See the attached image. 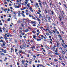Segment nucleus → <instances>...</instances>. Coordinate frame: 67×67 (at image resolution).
Masks as SVG:
<instances>
[{
  "mask_svg": "<svg viewBox=\"0 0 67 67\" xmlns=\"http://www.w3.org/2000/svg\"><path fill=\"white\" fill-rule=\"evenodd\" d=\"M12 4H9V5L10 7H11V6Z\"/></svg>",
  "mask_w": 67,
  "mask_h": 67,
  "instance_id": "052dcab7",
  "label": "nucleus"
},
{
  "mask_svg": "<svg viewBox=\"0 0 67 67\" xmlns=\"http://www.w3.org/2000/svg\"><path fill=\"white\" fill-rule=\"evenodd\" d=\"M59 40H60L61 41H62V38H60Z\"/></svg>",
  "mask_w": 67,
  "mask_h": 67,
  "instance_id": "e2e57ef3",
  "label": "nucleus"
},
{
  "mask_svg": "<svg viewBox=\"0 0 67 67\" xmlns=\"http://www.w3.org/2000/svg\"><path fill=\"white\" fill-rule=\"evenodd\" d=\"M46 18L47 19H48L49 22H50V20L51 19V17H49L48 15H46Z\"/></svg>",
  "mask_w": 67,
  "mask_h": 67,
  "instance_id": "f257e3e1",
  "label": "nucleus"
},
{
  "mask_svg": "<svg viewBox=\"0 0 67 67\" xmlns=\"http://www.w3.org/2000/svg\"><path fill=\"white\" fill-rule=\"evenodd\" d=\"M46 47L47 48H48V49H49V47L47 46H46Z\"/></svg>",
  "mask_w": 67,
  "mask_h": 67,
  "instance_id": "b1692460",
  "label": "nucleus"
},
{
  "mask_svg": "<svg viewBox=\"0 0 67 67\" xmlns=\"http://www.w3.org/2000/svg\"><path fill=\"white\" fill-rule=\"evenodd\" d=\"M2 29H3V31H4L5 30V28L4 27H3Z\"/></svg>",
  "mask_w": 67,
  "mask_h": 67,
  "instance_id": "5fc2aeb1",
  "label": "nucleus"
},
{
  "mask_svg": "<svg viewBox=\"0 0 67 67\" xmlns=\"http://www.w3.org/2000/svg\"><path fill=\"white\" fill-rule=\"evenodd\" d=\"M13 16L14 18H16V14H15V15H13Z\"/></svg>",
  "mask_w": 67,
  "mask_h": 67,
  "instance_id": "ddd939ff",
  "label": "nucleus"
},
{
  "mask_svg": "<svg viewBox=\"0 0 67 67\" xmlns=\"http://www.w3.org/2000/svg\"><path fill=\"white\" fill-rule=\"evenodd\" d=\"M37 13L38 14H40V12H37Z\"/></svg>",
  "mask_w": 67,
  "mask_h": 67,
  "instance_id": "13d9d810",
  "label": "nucleus"
},
{
  "mask_svg": "<svg viewBox=\"0 0 67 67\" xmlns=\"http://www.w3.org/2000/svg\"><path fill=\"white\" fill-rule=\"evenodd\" d=\"M61 13L62 15H63V14H64V12H63V11H62V12H61Z\"/></svg>",
  "mask_w": 67,
  "mask_h": 67,
  "instance_id": "9b49d317",
  "label": "nucleus"
},
{
  "mask_svg": "<svg viewBox=\"0 0 67 67\" xmlns=\"http://www.w3.org/2000/svg\"><path fill=\"white\" fill-rule=\"evenodd\" d=\"M22 27H24V25H23V24H21Z\"/></svg>",
  "mask_w": 67,
  "mask_h": 67,
  "instance_id": "aec40b11",
  "label": "nucleus"
},
{
  "mask_svg": "<svg viewBox=\"0 0 67 67\" xmlns=\"http://www.w3.org/2000/svg\"><path fill=\"white\" fill-rule=\"evenodd\" d=\"M20 36L21 38H22V36L21 35V34L20 35Z\"/></svg>",
  "mask_w": 67,
  "mask_h": 67,
  "instance_id": "8fccbe9b",
  "label": "nucleus"
},
{
  "mask_svg": "<svg viewBox=\"0 0 67 67\" xmlns=\"http://www.w3.org/2000/svg\"><path fill=\"white\" fill-rule=\"evenodd\" d=\"M62 65H63V66H65V64L64 63H62Z\"/></svg>",
  "mask_w": 67,
  "mask_h": 67,
  "instance_id": "f704fd0d",
  "label": "nucleus"
},
{
  "mask_svg": "<svg viewBox=\"0 0 67 67\" xmlns=\"http://www.w3.org/2000/svg\"><path fill=\"white\" fill-rule=\"evenodd\" d=\"M20 13H18V16H21V15H20Z\"/></svg>",
  "mask_w": 67,
  "mask_h": 67,
  "instance_id": "4c0bfd02",
  "label": "nucleus"
},
{
  "mask_svg": "<svg viewBox=\"0 0 67 67\" xmlns=\"http://www.w3.org/2000/svg\"><path fill=\"white\" fill-rule=\"evenodd\" d=\"M62 42L63 43V44H64V45H65V42H64V40H62Z\"/></svg>",
  "mask_w": 67,
  "mask_h": 67,
  "instance_id": "f8f14e48",
  "label": "nucleus"
},
{
  "mask_svg": "<svg viewBox=\"0 0 67 67\" xmlns=\"http://www.w3.org/2000/svg\"><path fill=\"white\" fill-rule=\"evenodd\" d=\"M57 45L58 46V45H59V43L57 42Z\"/></svg>",
  "mask_w": 67,
  "mask_h": 67,
  "instance_id": "de8ad7c7",
  "label": "nucleus"
},
{
  "mask_svg": "<svg viewBox=\"0 0 67 67\" xmlns=\"http://www.w3.org/2000/svg\"><path fill=\"white\" fill-rule=\"evenodd\" d=\"M19 29H20V30H22L23 29L22 28H21V27H19Z\"/></svg>",
  "mask_w": 67,
  "mask_h": 67,
  "instance_id": "3c124183",
  "label": "nucleus"
},
{
  "mask_svg": "<svg viewBox=\"0 0 67 67\" xmlns=\"http://www.w3.org/2000/svg\"><path fill=\"white\" fill-rule=\"evenodd\" d=\"M6 52H7V50H4L3 52H4V53H7Z\"/></svg>",
  "mask_w": 67,
  "mask_h": 67,
  "instance_id": "5701e85b",
  "label": "nucleus"
},
{
  "mask_svg": "<svg viewBox=\"0 0 67 67\" xmlns=\"http://www.w3.org/2000/svg\"><path fill=\"white\" fill-rule=\"evenodd\" d=\"M29 29H26V30L25 31V32H27L28 31H29Z\"/></svg>",
  "mask_w": 67,
  "mask_h": 67,
  "instance_id": "c756f323",
  "label": "nucleus"
},
{
  "mask_svg": "<svg viewBox=\"0 0 67 67\" xmlns=\"http://www.w3.org/2000/svg\"><path fill=\"white\" fill-rule=\"evenodd\" d=\"M2 28L1 27H0V32H2Z\"/></svg>",
  "mask_w": 67,
  "mask_h": 67,
  "instance_id": "9d476101",
  "label": "nucleus"
},
{
  "mask_svg": "<svg viewBox=\"0 0 67 67\" xmlns=\"http://www.w3.org/2000/svg\"><path fill=\"white\" fill-rule=\"evenodd\" d=\"M1 50L2 51V52H3V51H4V49H2Z\"/></svg>",
  "mask_w": 67,
  "mask_h": 67,
  "instance_id": "58836bf2",
  "label": "nucleus"
},
{
  "mask_svg": "<svg viewBox=\"0 0 67 67\" xmlns=\"http://www.w3.org/2000/svg\"><path fill=\"white\" fill-rule=\"evenodd\" d=\"M54 61H55V62H57V61H58V60L57 59H54Z\"/></svg>",
  "mask_w": 67,
  "mask_h": 67,
  "instance_id": "2f4dec72",
  "label": "nucleus"
},
{
  "mask_svg": "<svg viewBox=\"0 0 67 67\" xmlns=\"http://www.w3.org/2000/svg\"><path fill=\"white\" fill-rule=\"evenodd\" d=\"M19 52L20 53H20H21V52H22V51H20Z\"/></svg>",
  "mask_w": 67,
  "mask_h": 67,
  "instance_id": "338daca9",
  "label": "nucleus"
},
{
  "mask_svg": "<svg viewBox=\"0 0 67 67\" xmlns=\"http://www.w3.org/2000/svg\"><path fill=\"white\" fill-rule=\"evenodd\" d=\"M29 17H30V18H31V17H34V16H33V15H32V16H31V15H29Z\"/></svg>",
  "mask_w": 67,
  "mask_h": 67,
  "instance_id": "4468645a",
  "label": "nucleus"
},
{
  "mask_svg": "<svg viewBox=\"0 0 67 67\" xmlns=\"http://www.w3.org/2000/svg\"><path fill=\"white\" fill-rule=\"evenodd\" d=\"M14 7L15 8H17V6L16 5H14Z\"/></svg>",
  "mask_w": 67,
  "mask_h": 67,
  "instance_id": "ea45409f",
  "label": "nucleus"
},
{
  "mask_svg": "<svg viewBox=\"0 0 67 67\" xmlns=\"http://www.w3.org/2000/svg\"><path fill=\"white\" fill-rule=\"evenodd\" d=\"M52 24L53 25H54V26H56V24L53 23H52Z\"/></svg>",
  "mask_w": 67,
  "mask_h": 67,
  "instance_id": "bb28decb",
  "label": "nucleus"
},
{
  "mask_svg": "<svg viewBox=\"0 0 67 67\" xmlns=\"http://www.w3.org/2000/svg\"><path fill=\"white\" fill-rule=\"evenodd\" d=\"M64 56L63 55H62V58H64Z\"/></svg>",
  "mask_w": 67,
  "mask_h": 67,
  "instance_id": "774afa93",
  "label": "nucleus"
},
{
  "mask_svg": "<svg viewBox=\"0 0 67 67\" xmlns=\"http://www.w3.org/2000/svg\"><path fill=\"white\" fill-rule=\"evenodd\" d=\"M62 53H63V54H65V52L64 51L62 50Z\"/></svg>",
  "mask_w": 67,
  "mask_h": 67,
  "instance_id": "0eeeda50",
  "label": "nucleus"
},
{
  "mask_svg": "<svg viewBox=\"0 0 67 67\" xmlns=\"http://www.w3.org/2000/svg\"><path fill=\"white\" fill-rule=\"evenodd\" d=\"M1 9H2V10H4V8H3V7H1Z\"/></svg>",
  "mask_w": 67,
  "mask_h": 67,
  "instance_id": "2eb2a0df",
  "label": "nucleus"
},
{
  "mask_svg": "<svg viewBox=\"0 0 67 67\" xmlns=\"http://www.w3.org/2000/svg\"><path fill=\"white\" fill-rule=\"evenodd\" d=\"M33 37L34 38H36V36L35 35H33Z\"/></svg>",
  "mask_w": 67,
  "mask_h": 67,
  "instance_id": "e433bc0d",
  "label": "nucleus"
},
{
  "mask_svg": "<svg viewBox=\"0 0 67 67\" xmlns=\"http://www.w3.org/2000/svg\"><path fill=\"white\" fill-rule=\"evenodd\" d=\"M57 34H59V32L58 31L57 32Z\"/></svg>",
  "mask_w": 67,
  "mask_h": 67,
  "instance_id": "69168bd1",
  "label": "nucleus"
},
{
  "mask_svg": "<svg viewBox=\"0 0 67 67\" xmlns=\"http://www.w3.org/2000/svg\"><path fill=\"white\" fill-rule=\"evenodd\" d=\"M55 55H59V54H58V53H55Z\"/></svg>",
  "mask_w": 67,
  "mask_h": 67,
  "instance_id": "49530a36",
  "label": "nucleus"
},
{
  "mask_svg": "<svg viewBox=\"0 0 67 67\" xmlns=\"http://www.w3.org/2000/svg\"><path fill=\"white\" fill-rule=\"evenodd\" d=\"M36 5H37V6L38 5V3H36Z\"/></svg>",
  "mask_w": 67,
  "mask_h": 67,
  "instance_id": "603ef678",
  "label": "nucleus"
},
{
  "mask_svg": "<svg viewBox=\"0 0 67 67\" xmlns=\"http://www.w3.org/2000/svg\"><path fill=\"white\" fill-rule=\"evenodd\" d=\"M40 29H43V27L41 26L40 27Z\"/></svg>",
  "mask_w": 67,
  "mask_h": 67,
  "instance_id": "c03bdc74",
  "label": "nucleus"
},
{
  "mask_svg": "<svg viewBox=\"0 0 67 67\" xmlns=\"http://www.w3.org/2000/svg\"><path fill=\"white\" fill-rule=\"evenodd\" d=\"M27 6L28 7V8H30V6H29V5L28 4H27Z\"/></svg>",
  "mask_w": 67,
  "mask_h": 67,
  "instance_id": "a18cd8bd",
  "label": "nucleus"
},
{
  "mask_svg": "<svg viewBox=\"0 0 67 67\" xmlns=\"http://www.w3.org/2000/svg\"><path fill=\"white\" fill-rule=\"evenodd\" d=\"M1 55H4L5 54L4 53H3L2 52Z\"/></svg>",
  "mask_w": 67,
  "mask_h": 67,
  "instance_id": "c85d7f7f",
  "label": "nucleus"
},
{
  "mask_svg": "<svg viewBox=\"0 0 67 67\" xmlns=\"http://www.w3.org/2000/svg\"><path fill=\"white\" fill-rule=\"evenodd\" d=\"M11 20V19H10V18H8V19L7 20V21H10V20Z\"/></svg>",
  "mask_w": 67,
  "mask_h": 67,
  "instance_id": "72a5a7b5",
  "label": "nucleus"
},
{
  "mask_svg": "<svg viewBox=\"0 0 67 67\" xmlns=\"http://www.w3.org/2000/svg\"><path fill=\"white\" fill-rule=\"evenodd\" d=\"M62 45L63 47L65 48V45H64L63 44H62Z\"/></svg>",
  "mask_w": 67,
  "mask_h": 67,
  "instance_id": "7c9ffc66",
  "label": "nucleus"
},
{
  "mask_svg": "<svg viewBox=\"0 0 67 67\" xmlns=\"http://www.w3.org/2000/svg\"><path fill=\"white\" fill-rule=\"evenodd\" d=\"M4 39L5 41L7 40H8V37H7L6 36H4Z\"/></svg>",
  "mask_w": 67,
  "mask_h": 67,
  "instance_id": "20e7f679",
  "label": "nucleus"
},
{
  "mask_svg": "<svg viewBox=\"0 0 67 67\" xmlns=\"http://www.w3.org/2000/svg\"><path fill=\"white\" fill-rule=\"evenodd\" d=\"M25 4H27V2L25 1Z\"/></svg>",
  "mask_w": 67,
  "mask_h": 67,
  "instance_id": "4d7b16f0",
  "label": "nucleus"
},
{
  "mask_svg": "<svg viewBox=\"0 0 67 67\" xmlns=\"http://www.w3.org/2000/svg\"><path fill=\"white\" fill-rule=\"evenodd\" d=\"M52 32H53V33H55V32L54 30H52Z\"/></svg>",
  "mask_w": 67,
  "mask_h": 67,
  "instance_id": "c9c22d12",
  "label": "nucleus"
},
{
  "mask_svg": "<svg viewBox=\"0 0 67 67\" xmlns=\"http://www.w3.org/2000/svg\"><path fill=\"white\" fill-rule=\"evenodd\" d=\"M52 49H55V48L54 47H51Z\"/></svg>",
  "mask_w": 67,
  "mask_h": 67,
  "instance_id": "f3484780",
  "label": "nucleus"
},
{
  "mask_svg": "<svg viewBox=\"0 0 67 67\" xmlns=\"http://www.w3.org/2000/svg\"><path fill=\"white\" fill-rule=\"evenodd\" d=\"M41 16L42 18H43V16H42V14H40L39 15V18H41Z\"/></svg>",
  "mask_w": 67,
  "mask_h": 67,
  "instance_id": "39448f33",
  "label": "nucleus"
},
{
  "mask_svg": "<svg viewBox=\"0 0 67 67\" xmlns=\"http://www.w3.org/2000/svg\"><path fill=\"white\" fill-rule=\"evenodd\" d=\"M31 21V24H35V23L33 21Z\"/></svg>",
  "mask_w": 67,
  "mask_h": 67,
  "instance_id": "a211bd4d",
  "label": "nucleus"
},
{
  "mask_svg": "<svg viewBox=\"0 0 67 67\" xmlns=\"http://www.w3.org/2000/svg\"><path fill=\"white\" fill-rule=\"evenodd\" d=\"M37 67H40V64H38V65L37 66Z\"/></svg>",
  "mask_w": 67,
  "mask_h": 67,
  "instance_id": "0e129e2a",
  "label": "nucleus"
},
{
  "mask_svg": "<svg viewBox=\"0 0 67 67\" xmlns=\"http://www.w3.org/2000/svg\"><path fill=\"white\" fill-rule=\"evenodd\" d=\"M32 60H31L29 62V64H31V63H32Z\"/></svg>",
  "mask_w": 67,
  "mask_h": 67,
  "instance_id": "4be33fe9",
  "label": "nucleus"
},
{
  "mask_svg": "<svg viewBox=\"0 0 67 67\" xmlns=\"http://www.w3.org/2000/svg\"><path fill=\"white\" fill-rule=\"evenodd\" d=\"M37 19L38 20V21H39V22H41V20L39 19L38 18H37Z\"/></svg>",
  "mask_w": 67,
  "mask_h": 67,
  "instance_id": "a878e982",
  "label": "nucleus"
},
{
  "mask_svg": "<svg viewBox=\"0 0 67 67\" xmlns=\"http://www.w3.org/2000/svg\"><path fill=\"white\" fill-rule=\"evenodd\" d=\"M55 53H58L57 50V49H56V50L55 51Z\"/></svg>",
  "mask_w": 67,
  "mask_h": 67,
  "instance_id": "a19ab883",
  "label": "nucleus"
},
{
  "mask_svg": "<svg viewBox=\"0 0 67 67\" xmlns=\"http://www.w3.org/2000/svg\"><path fill=\"white\" fill-rule=\"evenodd\" d=\"M41 40V39H37V41H40Z\"/></svg>",
  "mask_w": 67,
  "mask_h": 67,
  "instance_id": "6ab92c4d",
  "label": "nucleus"
},
{
  "mask_svg": "<svg viewBox=\"0 0 67 67\" xmlns=\"http://www.w3.org/2000/svg\"><path fill=\"white\" fill-rule=\"evenodd\" d=\"M4 11H7V9L6 8V9H4Z\"/></svg>",
  "mask_w": 67,
  "mask_h": 67,
  "instance_id": "864d4df0",
  "label": "nucleus"
},
{
  "mask_svg": "<svg viewBox=\"0 0 67 67\" xmlns=\"http://www.w3.org/2000/svg\"><path fill=\"white\" fill-rule=\"evenodd\" d=\"M29 9H30V11H31L32 12H34L33 10H32L33 9L32 8V7H30L29 8Z\"/></svg>",
  "mask_w": 67,
  "mask_h": 67,
  "instance_id": "7ed1b4c3",
  "label": "nucleus"
},
{
  "mask_svg": "<svg viewBox=\"0 0 67 67\" xmlns=\"http://www.w3.org/2000/svg\"><path fill=\"white\" fill-rule=\"evenodd\" d=\"M39 5H40V6H42V4H41V3H39Z\"/></svg>",
  "mask_w": 67,
  "mask_h": 67,
  "instance_id": "473e14b6",
  "label": "nucleus"
},
{
  "mask_svg": "<svg viewBox=\"0 0 67 67\" xmlns=\"http://www.w3.org/2000/svg\"><path fill=\"white\" fill-rule=\"evenodd\" d=\"M43 18L44 19H45V21H47V20H46V18L45 16L43 17Z\"/></svg>",
  "mask_w": 67,
  "mask_h": 67,
  "instance_id": "cd10ccee",
  "label": "nucleus"
},
{
  "mask_svg": "<svg viewBox=\"0 0 67 67\" xmlns=\"http://www.w3.org/2000/svg\"><path fill=\"white\" fill-rule=\"evenodd\" d=\"M48 32H49L50 34H52V32H51V31H50V30H48Z\"/></svg>",
  "mask_w": 67,
  "mask_h": 67,
  "instance_id": "412c9836",
  "label": "nucleus"
},
{
  "mask_svg": "<svg viewBox=\"0 0 67 67\" xmlns=\"http://www.w3.org/2000/svg\"><path fill=\"white\" fill-rule=\"evenodd\" d=\"M41 37H43V38L44 37V36H43V35H41Z\"/></svg>",
  "mask_w": 67,
  "mask_h": 67,
  "instance_id": "37998d69",
  "label": "nucleus"
},
{
  "mask_svg": "<svg viewBox=\"0 0 67 67\" xmlns=\"http://www.w3.org/2000/svg\"><path fill=\"white\" fill-rule=\"evenodd\" d=\"M21 62L23 65H24V63H25V60H23L21 61Z\"/></svg>",
  "mask_w": 67,
  "mask_h": 67,
  "instance_id": "423d86ee",
  "label": "nucleus"
},
{
  "mask_svg": "<svg viewBox=\"0 0 67 67\" xmlns=\"http://www.w3.org/2000/svg\"><path fill=\"white\" fill-rule=\"evenodd\" d=\"M15 43H16V44L18 43V42L16 40H15Z\"/></svg>",
  "mask_w": 67,
  "mask_h": 67,
  "instance_id": "dca6fc26",
  "label": "nucleus"
},
{
  "mask_svg": "<svg viewBox=\"0 0 67 67\" xmlns=\"http://www.w3.org/2000/svg\"><path fill=\"white\" fill-rule=\"evenodd\" d=\"M45 12H46V13H47L48 12H47V11L46 10V9L45 10Z\"/></svg>",
  "mask_w": 67,
  "mask_h": 67,
  "instance_id": "bf43d9fd",
  "label": "nucleus"
},
{
  "mask_svg": "<svg viewBox=\"0 0 67 67\" xmlns=\"http://www.w3.org/2000/svg\"><path fill=\"white\" fill-rule=\"evenodd\" d=\"M38 11L39 12L41 13V8H38Z\"/></svg>",
  "mask_w": 67,
  "mask_h": 67,
  "instance_id": "6e6552de",
  "label": "nucleus"
},
{
  "mask_svg": "<svg viewBox=\"0 0 67 67\" xmlns=\"http://www.w3.org/2000/svg\"><path fill=\"white\" fill-rule=\"evenodd\" d=\"M18 23H21V21H20V20H18Z\"/></svg>",
  "mask_w": 67,
  "mask_h": 67,
  "instance_id": "09e8293b",
  "label": "nucleus"
},
{
  "mask_svg": "<svg viewBox=\"0 0 67 67\" xmlns=\"http://www.w3.org/2000/svg\"><path fill=\"white\" fill-rule=\"evenodd\" d=\"M58 36H59V38H62V36H60V35H58Z\"/></svg>",
  "mask_w": 67,
  "mask_h": 67,
  "instance_id": "393cba45",
  "label": "nucleus"
},
{
  "mask_svg": "<svg viewBox=\"0 0 67 67\" xmlns=\"http://www.w3.org/2000/svg\"><path fill=\"white\" fill-rule=\"evenodd\" d=\"M59 59H60V60H62V59L61 58V57H60V55H59Z\"/></svg>",
  "mask_w": 67,
  "mask_h": 67,
  "instance_id": "1a4fd4ad",
  "label": "nucleus"
},
{
  "mask_svg": "<svg viewBox=\"0 0 67 67\" xmlns=\"http://www.w3.org/2000/svg\"><path fill=\"white\" fill-rule=\"evenodd\" d=\"M22 47L23 48H25V47L24 46Z\"/></svg>",
  "mask_w": 67,
  "mask_h": 67,
  "instance_id": "6e6d98bb",
  "label": "nucleus"
},
{
  "mask_svg": "<svg viewBox=\"0 0 67 67\" xmlns=\"http://www.w3.org/2000/svg\"><path fill=\"white\" fill-rule=\"evenodd\" d=\"M5 44H6L4 43H3L2 44H1V46L2 47H4V46H5Z\"/></svg>",
  "mask_w": 67,
  "mask_h": 67,
  "instance_id": "f03ea898",
  "label": "nucleus"
},
{
  "mask_svg": "<svg viewBox=\"0 0 67 67\" xmlns=\"http://www.w3.org/2000/svg\"><path fill=\"white\" fill-rule=\"evenodd\" d=\"M1 42H2V43H3V41L2 40H1L0 41Z\"/></svg>",
  "mask_w": 67,
  "mask_h": 67,
  "instance_id": "79ce46f5",
  "label": "nucleus"
},
{
  "mask_svg": "<svg viewBox=\"0 0 67 67\" xmlns=\"http://www.w3.org/2000/svg\"><path fill=\"white\" fill-rule=\"evenodd\" d=\"M32 25L33 26H36V25L35 24H33Z\"/></svg>",
  "mask_w": 67,
  "mask_h": 67,
  "instance_id": "680f3d73",
  "label": "nucleus"
}]
</instances>
